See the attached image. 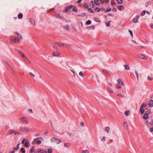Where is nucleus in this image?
I'll return each mask as SVG.
<instances>
[{
    "label": "nucleus",
    "instance_id": "24",
    "mask_svg": "<svg viewBox=\"0 0 153 153\" xmlns=\"http://www.w3.org/2000/svg\"><path fill=\"white\" fill-rule=\"evenodd\" d=\"M38 152H39L41 153H47V151L44 149H40Z\"/></svg>",
    "mask_w": 153,
    "mask_h": 153
},
{
    "label": "nucleus",
    "instance_id": "55",
    "mask_svg": "<svg viewBox=\"0 0 153 153\" xmlns=\"http://www.w3.org/2000/svg\"><path fill=\"white\" fill-rule=\"evenodd\" d=\"M51 126L52 127V128L53 129V130H54V128L53 127V124H52V123L51 122Z\"/></svg>",
    "mask_w": 153,
    "mask_h": 153
},
{
    "label": "nucleus",
    "instance_id": "17",
    "mask_svg": "<svg viewBox=\"0 0 153 153\" xmlns=\"http://www.w3.org/2000/svg\"><path fill=\"white\" fill-rule=\"evenodd\" d=\"M30 21L33 25H34L35 24V21L33 19H30Z\"/></svg>",
    "mask_w": 153,
    "mask_h": 153
},
{
    "label": "nucleus",
    "instance_id": "31",
    "mask_svg": "<svg viewBox=\"0 0 153 153\" xmlns=\"http://www.w3.org/2000/svg\"><path fill=\"white\" fill-rule=\"evenodd\" d=\"M91 5L92 6L93 8H94L95 6V4L94 3V2L93 1H91Z\"/></svg>",
    "mask_w": 153,
    "mask_h": 153
},
{
    "label": "nucleus",
    "instance_id": "37",
    "mask_svg": "<svg viewBox=\"0 0 153 153\" xmlns=\"http://www.w3.org/2000/svg\"><path fill=\"white\" fill-rule=\"evenodd\" d=\"M73 10L75 12H77L78 11L77 7H74L73 9Z\"/></svg>",
    "mask_w": 153,
    "mask_h": 153
},
{
    "label": "nucleus",
    "instance_id": "11",
    "mask_svg": "<svg viewBox=\"0 0 153 153\" xmlns=\"http://www.w3.org/2000/svg\"><path fill=\"white\" fill-rule=\"evenodd\" d=\"M9 42L11 43H14L17 42V40L16 39H15V38L12 37L9 39Z\"/></svg>",
    "mask_w": 153,
    "mask_h": 153
},
{
    "label": "nucleus",
    "instance_id": "49",
    "mask_svg": "<svg viewBox=\"0 0 153 153\" xmlns=\"http://www.w3.org/2000/svg\"><path fill=\"white\" fill-rule=\"evenodd\" d=\"M55 16L56 17H60V15L59 14H56Z\"/></svg>",
    "mask_w": 153,
    "mask_h": 153
},
{
    "label": "nucleus",
    "instance_id": "23",
    "mask_svg": "<svg viewBox=\"0 0 153 153\" xmlns=\"http://www.w3.org/2000/svg\"><path fill=\"white\" fill-rule=\"evenodd\" d=\"M103 73L106 75L109 76L108 72L106 70L104 69L103 70Z\"/></svg>",
    "mask_w": 153,
    "mask_h": 153
},
{
    "label": "nucleus",
    "instance_id": "16",
    "mask_svg": "<svg viewBox=\"0 0 153 153\" xmlns=\"http://www.w3.org/2000/svg\"><path fill=\"white\" fill-rule=\"evenodd\" d=\"M148 115L147 113H145L143 116V118L145 120H146L148 118Z\"/></svg>",
    "mask_w": 153,
    "mask_h": 153
},
{
    "label": "nucleus",
    "instance_id": "40",
    "mask_svg": "<svg viewBox=\"0 0 153 153\" xmlns=\"http://www.w3.org/2000/svg\"><path fill=\"white\" fill-rule=\"evenodd\" d=\"M135 73L136 76H137V80H138L139 79V78H138L139 75H138V72L137 71H135Z\"/></svg>",
    "mask_w": 153,
    "mask_h": 153
},
{
    "label": "nucleus",
    "instance_id": "47",
    "mask_svg": "<svg viewBox=\"0 0 153 153\" xmlns=\"http://www.w3.org/2000/svg\"><path fill=\"white\" fill-rule=\"evenodd\" d=\"M52 150L51 149H49L48 150V153H52Z\"/></svg>",
    "mask_w": 153,
    "mask_h": 153
},
{
    "label": "nucleus",
    "instance_id": "27",
    "mask_svg": "<svg viewBox=\"0 0 153 153\" xmlns=\"http://www.w3.org/2000/svg\"><path fill=\"white\" fill-rule=\"evenodd\" d=\"M107 91L109 92H110L111 93H112L113 92V90L111 88L108 87V88H107Z\"/></svg>",
    "mask_w": 153,
    "mask_h": 153
},
{
    "label": "nucleus",
    "instance_id": "36",
    "mask_svg": "<svg viewBox=\"0 0 153 153\" xmlns=\"http://www.w3.org/2000/svg\"><path fill=\"white\" fill-rule=\"evenodd\" d=\"M91 23V21L90 20H88L86 22L87 25H90Z\"/></svg>",
    "mask_w": 153,
    "mask_h": 153
},
{
    "label": "nucleus",
    "instance_id": "26",
    "mask_svg": "<svg viewBox=\"0 0 153 153\" xmlns=\"http://www.w3.org/2000/svg\"><path fill=\"white\" fill-rule=\"evenodd\" d=\"M105 130L108 133H109V131H110V128L109 127H105Z\"/></svg>",
    "mask_w": 153,
    "mask_h": 153
},
{
    "label": "nucleus",
    "instance_id": "38",
    "mask_svg": "<svg viewBox=\"0 0 153 153\" xmlns=\"http://www.w3.org/2000/svg\"><path fill=\"white\" fill-rule=\"evenodd\" d=\"M84 7L85 8L87 9L88 8V6L86 3H85L84 5Z\"/></svg>",
    "mask_w": 153,
    "mask_h": 153
},
{
    "label": "nucleus",
    "instance_id": "1",
    "mask_svg": "<svg viewBox=\"0 0 153 153\" xmlns=\"http://www.w3.org/2000/svg\"><path fill=\"white\" fill-rule=\"evenodd\" d=\"M21 143L24 144L23 146L26 148L29 147L30 145L29 140L25 138L23 139Z\"/></svg>",
    "mask_w": 153,
    "mask_h": 153
},
{
    "label": "nucleus",
    "instance_id": "32",
    "mask_svg": "<svg viewBox=\"0 0 153 153\" xmlns=\"http://www.w3.org/2000/svg\"><path fill=\"white\" fill-rule=\"evenodd\" d=\"M35 151V149L34 147V146H33L31 148V149L30 150V152L31 153H33V152Z\"/></svg>",
    "mask_w": 153,
    "mask_h": 153
},
{
    "label": "nucleus",
    "instance_id": "51",
    "mask_svg": "<svg viewBox=\"0 0 153 153\" xmlns=\"http://www.w3.org/2000/svg\"><path fill=\"white\" fill-rule=\"evenodd\" d=\"M128 32H129L130 34H131V35L132 36H133V33H132V31L131 30H128Z\"/></svg>",
    "mask_w": 153,
    "mask_h": 153
},
{
    "label": "nucleus",
    "instance_id": "45",
    "mask_svg": "<svg viewBox=\"0 0 153 153\" xmlns=\"http://www.w3.org/2000/svg\"><path fill=\"white\" fill-rule=\"evenodd\" d=\"M82 153H88V151L87 150H82Z\"/></svg>",
    "mask_w": 153,
    "mask_h": 153
},
{
    "label": "nucleus",
    "instance_id": "39",
    "mask_svg": "<svg viewBox=\"0 0 153 153\" xmlns=\"http://www.w3.org/2000/svg\"><path fill=\"white\" fill-rule=\"evenodd\" d=\"M64 146L66 147H68L70 146V144L69 143L64 144Z\"/></svg>",
    "mask_w": 153,
    "mask_h": 153
},
{
    "label": "nucleus",
    "instance_id": "12",
    "mask_svg": "<svg viewBox=\"0 0 153 153\" xmlns=\"http://www.w3.org/2000/svg\"><path fill=\"white\" fill-rule=\"evenodd\" d=\"M103 1L102 0H94V2L97 5H99L100 4V2L102 3Z\"/></svg>",
    "mask_w": 153,
    "mask_h": 153
},
{
    "label": "nucleus",
    "instance_id": "34",
    "mask_svg": "<svg viewBox=\"0 0 153 153\" xmlns=\"http://www.w3.org/2000/svg\"><path fill=\"white\" fill-rule=\"evenodd\" d=\"M133 21L134 23H137L138 22V20L137 18H135L133 19Z\"/></svg>",
    "mask_w": 153,
    "mask_h": 153
},
{
    "label": "nucleus",
    "instance_id": "62",
    "mask_svg": "<svg viewBox=\"0 0 153 153\" xmlns=\"http://www.w3.org/2000/svg\"><path fill=\"white\" fill-rule=\"evenodd\" d=\"M28 111L31 112L32 113H33V110L32 109H29L28 110Z\"/></svg>",
    "mask_w": 153,
    "mask_h": 153
},
{
    "label": "nucleus",
    "instance_id": "53",
    "mask_svg": "<svg viewBox=\"0 0 153 153\" xmlns=\"http://www.w3.org/2000/svg\"><path fill=\"white\" fill-rule=\"evenodd\" d=\"M21 55L22 57H24L25 58H26V57L24 55V54L23 53H22V54H21Z\"/></svg>",
    "mask_w": 153,
    "mask_h": 153
},
{
    "label": "nucleus",
    "instance_id": "3",
    "mask_svg": "<svg viewBox=\"0 0 153 153\" xmlns=\"http://www.w3.org/2000/svg\"><path fill=\"white\" fill-rule=\"evenodd\" d=\"M51 142H54L56 144H59L61 142V140L60 139L56 138L55 137L51 138Z\"/></svg>",
    "mask_w": 153,
    "mask_h": 153
},
{
    "label": "nucleus",
    "instance_id": "42",
    "mask_svg": "<svg viewBox=\"0 0 153 153\" xmlns=\"http://www.w3.org/2000/svg\"><path fill=\"white\" fill-rule=\"evenodd\" d=\"M146 12V11H145V10L143 11V12L141 13V15H142V16H144L145 15V14Z\"/></svg>",
    "mask_w": 153,
    "mask_h": 153
},
{
    "label": "nucleus",
    "instance_id": "19",
    "mask_svg": "<svg viewBox=\"0 0 153 153\" xmlns=\"http://www.w3.org/2000/svg\"><path fill=\"white\" fill-rule=\"evenodd\" d=\"M21 144V143H19V144H18L17 146V147H14L13 148V149L16 150V151H17L19 149V145Z\"/></svg>",
    "mask_w": 153,
    "mask_h": 153
},
{
    "label": "nucleus",
    "instance_id": "43",
    "mask_svg": "<svg viewBox=\"0 0 153 153\" xmlns=\"http://www.w3.org/2000/svg\"><path fill=\"white\" fill-rule=\"evenodd\" d=\"M79 75L82 76V77H83L84 76L83 74V73L82 72V71H80L79 72Z\"/></svg>",
    "mask_w": 153,
    "mask_h": 153
},
{
    "label": "nucleus",
    "instance_id": "58",
    "mask_svg": "<svg viewBox=\"0 0 153 153\" xmlns=\"http://www.w3.org/2000/svg\"><path fill=\"white\" fill-rule=\"evenodd\" d=\"M153 131V127L151 128L149 130V131L151 132H152Z\"/></svg>",
    "mask_w": 153,
    "mask_h": 153
},
{
    "label": "nucleus",
    "instance_id": "15",
    "mask_svg": "<svg viewBox=\"0 0 153 153\" xmlns=\"http://www.w3.org/2000/svg\"><path fill=\"white\" fill-rule=\"evenodd\" d=\"M148 104L150 107H153V100H151L149 101Z\"/></svg>",
    "mask_w": 153,
    "mask_h": 153
},
{
    "label": "nucleus",
    "instance_id": "50",
    "mask_svg": "<svg viewBox=\"0 0 153 153\" xmlns=\"http://www.w3.org/2000/svg\"><path fill=\"white\" fill-rule=\"evenodd\" d=\"M148 79L149 80H150V81H152L153 79V78H152V77H151L149 76H148Z\"/></svg>",
    "mask_w": 153,
    "mask_h": 153
},
{
    "label": "nucleus",
    "instance_id": "28",
    "mask_svg": "<svg viewBox=\"0 0 153 153\" xmlns=\"http://www.w3.org/2000/svg\"><path fill=\"white\" fill-rule=\"evenodd\" d=\"M118 4H120L123 3V0H116Z\"/></svg>",
    "mask_w": 153,
    "mask_h": 153
},
{
    "label": "nucleus",
    "instance_id": "13",
    "mask_svg": "<svg viewBox=\"0 0 153 153\" xmlns=\"http://www.w3.org/2000/svg\"><path fill=\"white\" fill-rule=\"evenodd\" d=\"M118 82L117 85H120L123 86L124 85L123 82L120 79H118L117 80Z\"/></svg>",
    "mask_w": 153,
    "mask_h": 153
},
{
    "label": "nucleus",
    "instance_id": "6",
    "mask_svg": "<svg viewBox=\"0 0 153 153\" xmlns=\"http://www.w3.org/2000/svg\"><path fill=\"white\" fill-rule=\"evenodd\" d=\"M73 6L72 5H70L67 6L65 8V9L64 10H63V12H69L70 10L71 9Z\"/></svg>",
    "mask_w": 153,
    "mask_h": 153
},
{
    "label": "nucleus",
    "instance_id": "54",
    "mask_svg": "<svg viewBox=\"0 0 153 153\" xmlns=\"http://www.w3.org/2000/svg\"><path fill=\"white\" fill-rule=\"evenodd\" d=\"M106 139V137H105L104 136L102 137V140H103V141H105Z\"/></svg>",
    "mask_w": 153,
    "mask_h": 153
},
{
    "label": "nucleus",
    "instance_id": "5",
    "mask_svg": "<svg viewBox=\"0 0 153 153\" xmlns=\"http://www.w3.org/2000/svg\"><path fill=\"white\" fill-rule=\"evenodd\" d=\"M19 130L23 132L26 131L28 132L30 131V130L26 126H20Z\"/></svg>",
    "mask_w": 153,
    "mask_h": 153
},
{
    "label": "nucleus",
    "instance_id": "60",
    "mask_svg": "<svg viewBox=\"0 0 153 153\" xmlns=\"http://www.w3.org/2000/svg\"><path fill=\"white\" fill-rule=\"evenodd\" d=\"M118 96L121 97H123V95H122L121 94H117Z\"/></svg>",
    "mask_w": 153,
    "mask_h": 153
},
{
    "label": "nucleus",
    "instance_id": "44",
    "mask_svg": "<svg viewBox=\"0 0 153 153\" xmlns=\"http://www.w3.org/2000/svg\"><path fill=\"white\" fill-rule=\"evenodd\" d=\"M88 11L90 13H94V11L92 10L91 9L89 8L88 9Z\"/></svg>",
    "mask_w": 153,
    "mask_h": 153
},
{
    "label": "nucleus",
    "instance_id": "18",
    "mask_svg": "<svg viewBox=\"0 0 153 153\" xmlns=\"http://www.w3.org/2000/svg\"><path fill=\"white\" fill-rule=\"evenodd\" d=\"M118 8L119 10L122 11L124 9V7L123 6L120 5L118 6Z\"/></svg>",
    "mask_w": 153,
    "mask_h": 153
},
{
    "label": "nucleus",
    "instance_id": "4",
    "mask_svg": "<svg viewBox=\"0 0 153 153\" xmlns=\"http://www.w3.org/2000/svg\"><path fill=\"white\" fill-rule=\"evenodd\" d=\"M147 105V104H145L144 103H143L142 104L139 110V112L141 114H143L144 113V110L143 109V108L146 106Z\"/></svg>",
    "mask_w": 153,
    "mask_h": 153
},
{
    "label": "nucleus",
    "instance_id": "59",
    "mask_svg": "<svg viewBox=\"0 0 153 153\" xmlns=\"http://www.w3.org/2000/svg\"><path fill=\"white\" fill-rule=\"evenodd\" d=\"M150 123L151 126H153V120H152L151 122H150Z\"/></svg>",
    "mask_w": 153,
    "mask_h": 153
},
{
    "label": "nucleus",
    "instance_id": "14",
    "mask_svg": "<svg viewBox=\"0 0 153 153\" xmlns=\"http://www.w3.org/2000/svg\"><path fill=\"white\" fill-rule=\"evenodd\" d=\"M97 9H98L97 10V12H99L101 10L104 11L105 10V9L103 7H102L101 8H97L94 9V11H97Z\"/></svg>",
    "mask_w": 153,
    "mask_h": 153
},
{
    "label": "nucleus",
    "instance_id": "21",
    "mask_svg": "<svg viewBox=\"0 0 153 153\" xmlns=\"http://www.w3.org/2000/svg\"><path fill=\"white\" fill-rule=\"evenodd\" d=\"M23 17V14L22 13H20L19 15L18 16V17L19 19H21Z\"/></svg>",
    "mask_w": 153,
    "mask_h": 153
},
{
    "label": "nucleus",
    "instance_id": "29",
    "mask_svg": "<svg viewBox=\"0 0 153 153\" xmlns=\"http://www.w3.org/2000/svg\"><path fill=\"white\" fill-rule=\"evenodd\" d=\"M129 110H126V111L125 112V114L127 116H128L129 115Z\"/></svg>",
    "mask_w": 153,
    "mask_h": 153
},
{
    "label": "nucleus",
    "instance_id": "2",
    "mask_svg": "<svg viewBox=\"0 0 153 153\" xmlns=\"http://www.w3.org/2000/svg\"><path fill=\"white\" fill-rule=\"evenodd\" d=\"M42 140H44V139L42 137H40L38 138H36L33 140L32 142V143H36L37 145H39L41 144L42 143Z\"/></svg>",
    "mask_w": 153,
    "mask_h": 153
},
{
    "label": "nucleus",
    "instance_id": "10",
    "mask_svg": "<svg viewBox=\"0 0 153 153\" xmlns=\"http://www.w3.org/2000/svg\"><path fill=\"white\" fill-rule=\"evenodd\" d=\"M59 52L57 51H53L52 52V55L55 56H58L60 55Z\"/></svg>",
    "mask_w": 153,
    "mask_h": 153
},
{
    "label": "nucleus",
    "instance_id": "8",
    "mask_svg": "<svg viewBox=\"0 0 153 153\" xmlns=\"http://www.w3.org/2000/svg\"><path fill=\"white\" fill-rule=\"evenodd\" d=\"M20 120L23 123L26 124L28 123L27 119L25 117L21 118Z\"/></svg>",
    "mask_w": 153,
    "mask_h": 153
},
{
    "label": "nucleus",
    "instance_id": "30",
    "mask_svg": "<svg viewBox=\"0 0 153 153\" xmlns=\"http://www.w3.org/2000/svg\"><path fill=\"white\" fill-rule=\"evenodd\" d=\"M15 130H10L9 131V133L11 134L14 133Z\"/></svg>",
    "mask_w": 153,
    "mask_h": 153
},
{
    "label": "nucleus",
    "instance_id": "63",
    "mask_svg": "<svg viewBox=\"0 0 153 153\" xmlns=\"http://www.w3.org/2000/svg\"><path fill=\"white\" fill-rule=\"evenodd\" d=\"M91 28L93 30L94 29L95 27L94 26H91Z\"/></svg>",
    "mask_w": 153,
    "mask_h": 153
},
{
    "label": "nucleus",
    "instance_id": "61",
    "mask_svg": "<svg viewBox=\"0 0 153 153\" xmlns=\"http://www.w3.org/2000/svg\"><path fill=\"white\" fill-rule=\"evenodd\" d=\"M53 48L55 49H56V50H57V47L55 46V45H53Z\"/></svg>",
    "mask_w": 153,
    "mask_h": 153
},
{
    "label": "nucleus",
    "instance_id": "41",
    "mask_svg": "<svg viewBox=\"0 0 153 153\" xmlns=\"http://www.w3.org/2000/svg\"><path fill=\"white\" fill-rule=\"evenodd\" d=\"M64 28L67 30H69V27L68 26H64Z\"/></svg>",
    "mask_w": 153,
    "mask_h": 153
},
{
    "label": "nucleus",
    "instance_id": "48",
    "mask_svg": "<svg viewBox=\"0 0 153 153\" xmlns=\"http://www.w3.org/2000/svg\"><path fill=\"white\" fill-rule=\"evenodd\" d=\"M20 133H21L20 132H17V131H15V130L14 134H20Z\"/></svg>",
    "mask_w": 153,
    "mask_h": 153
},
{
    "label": "nucleus",
    "instance_id": "35",
    "mask_svg": "<svg viewBox=\"0 0 153 153\" xmlns=\"http://www.w3.org/2000/svg\"><path fill=\"white\" fill-rule=\"evenodd\" d=\"M123 125L124 126L125 128H126L127 127L128 125L127 124L126 122H124L123 123Z\"/></svg>",
    "mask_w": 153,
    "mask_h": 153
},
{
    "label": "nucleus",
    "instance_id": "22",
    "mask_svg": "<svg viewBox=\"0 0 153 153\" xmlns=\"http://www.w3.org/2000/svg\"><path fill=\"white\" fill-rule=\"evenodd\" d=\"M125 68L127 70H129L130 69V67L128 65H124Z\"/></svg>",
    "mask_w": 153,
    "mask_h": 153
},
{
    "label": "nucleus",
    "instance_id": "46",
    "mask_svg": "<svg viewBox=\"0 0 153 153\" xmlns=\"http://www.w3.org/2000/svg\"><path fill=\"white\" fill-rule=\"evenodd\" d=\"M111 10V8H109L107 10H106L105 11V12H107L110 11Z\"/></svg>",
    "mask_w": 153,
    "mask_h": 153
},
{
    "label": "nucleus",
    "instance_id": "57",
    "mask_svg": "<svg viewBox=\"0 0 153 153\" xmlns=\"http://www.w3.org/2000/svg\"><path fill=\"white\" fill-rule=\"evenodd\" d=\"M84 123L83 122H82L80 123V125L81 126L83 127L84 126Z\"/></svg>",
    "mask_w": 153,
    "mask_h": 153
},
{
    "label": "nucleus",
    "instance_id": "7",
    "mask_svg": "<svg viewBox=\"0 0 153 153\" xmlns=\"http://www.w3.org/2000/svg\"><path fill=\"white\" fill-rule=\"evenodd\" d=\"M15 34L17 35V37L15 38V39H16L17 42H19L20 40L22 39V36L20 34L17 32H16Z\"/></svg>",
    "mask_w": 153,
    "mask_h": 153
},
{
    "label": "nucleus",
    "instance_id": "52",
    "mask_svg": "<svg viewBox=\"0 0 153 153\" xmlns=\"http://www.w3.org/2000/svg\"><path fill=\"white\" fill-rule=\"evenodd\" d=\"M29 74L31 76H32L33 77H35V75L33 74L32 73L30 72L29 73Z\"/></svg>",
    "mask_w": 153,
    "mask_h": 153
},
{
    "label": "nucleus",
    "instance_id": "20",
    "mask_svg": "<svg viewBox=\"0 0 153 153\" xmlns=\"http://www.w3.org/2000/svg\"><path fill=\"white\" fill-rule=\"evenodd\" d=\"M55 44L60 46H63L65 45L64 44H62L58 42H56L55 43Z\"/></svg>",
    "mask_w": 153,
    "mask_h": 153
},
{
    "label": "nucleus",
    "instance_id": "25",
    "mask_svg": "<svg viewBox=\"0 0 153 153\" xmlns=\"http://www.w3.org/2000/svg\"><path fill=\"white\" fill-rule=\"evenodd\" d=\"M111 22V21H109L105 23V25L109 27L110 26V23Z\"/></svg>",
    "mask_w": 153,
    "mask_h": 153
},
{
    "label": "nucleus",
    "instance_id": "9",
    "mask_svg": "<svg viewBox=\"0 0 153 153\" xmlns=\"http://www.w3.org/2000/svg\"><path fill=\"white\" fill-rule=\"evenodd\" d=\"M138 57L143 59H147V57L145 56L144 55L141 54H139L138 55Z\"/></svg>",
    "mask_w": 153,
    "mask_h": 153
},
{
    "label": "nucleus",
    "instance_id": "64",
    "mask_svg": "<svg viewBox=\"0 0 153 153\" xmlns=\"http://www.w3.org/2000/svg\"><path fill=\"white\" fill-rule=\"evenodd\" d=\"M112 10L114 12H116L117 10L115 8H113Z\"/></svg>",
    "mask_w": 153,
    "mask_h": 153
},
{
    "label": "nucleus",
    "instance_id": "33",
    "mask_svg": "<svg viewBox=\"0 0 153 153\" xmlns=\"http://www.w3.org/2000/svg\"><path fill=\"white\" fill-rule=\"evenodd\" d=\"M20 150H21V152L22 153H25L26 151L25 150V149L24 148H21L20 149Z\"/></svg>",
    "mask_w": 153,
    "mask_h": 153
},
{
    "label": "nucleus",
    "instance_id": "56",
    "mask_svg": "<svg viewBox=\"0 0 153 153\" xmlns=\"http://www.w3.org/2000/svg\"><path fill=\"white\" fill-rule=\"evenodd\" d=\"M118 86L116 87V88L117 89L120 88H121L122 85H118Z\"/></svg>",
    "mask_w": 153,
    "mask_h": 153
}]
</instances>
